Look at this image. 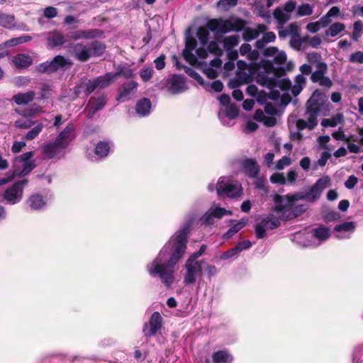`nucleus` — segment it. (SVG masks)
Listing matches in <instances>:
<instances>
[{"label":"nucleus","mask_w":363,"mask_h":363,"mask_svg":"<svg viewBox=\"0 0 363 363\" xmlns=\"http://www.w3.org/2000/svg\"><path fill=\"white\" fill-rule=\"evenodd\" d=\"M26 203L33 211H38L43 208L47 203V201L40 194H33L28 196Z\"/></svg>","instance_id":"nucleus-17"},{"label":"nucleus","mask_w":363,"mask_h":363,"mask_svg":"<svg viewBox=\"0 0 363 363\" xmlns=\"http://www.w3.org/2000/svg\"><path fill=\"white\" fill-rule=\"evenodd\" d=\"M115 79L112 72H106L104 75L99 76L95 79L99 89H104L111 85Z\"/></svg>","instance_id":"nucleus-32"},{"label":"nucleus","mask_w":363,"mask_h":363,"mask_svg":"<svg viewBox=\"0 0 363 363\" xmlns=\"http://www.w3.org/2000/svg\"><path fill=\"white\" fill-rule=\"evenodd\" d=\"M216 191L219 196L226 195L230 198H235L241 195L242 187L232 183H225L222 178H219L216 184Z\"/></svg>","instance_id":"nucleus-9"},{"label":"nucleus","mask_w":363,"mask_h":363,"mask_svg":"<svg viewBox=\"0 0 363 363\" xmlns=\"http://www.w3.org/2000/svg\"><path fill=\"white\" fill-rule=\"evenodd\" d=\"M239 255L238 250L235 247H233L230 248L228 250L225 251L223 252L220 257V259L226 260L229 258H231L234 256H237Z\"/></svg>","instance_id":"nucleus-58"},{"label":"nucleus","mask_w":363,"mask_h":363,"mask_svg":"<svg viewBox=\"0 0 363 363\" xmlns=\"http://www.w3.org/2000/svg\"><path fill=\"white\" fill-rule=\"evenodd\" d=\"M111 150L110 144L106 141H99L96 144L94 153L100 158H104L108 156Z\"/></svg>","instance_id":"nucleus-28"},{"label":"nucleus","mask_w":363,"mask_h":363,"mask_svg":"<svg viewBox=\"0 0 363 363\" xmlns=\"http://www.w3.org/2000/svg\"><path fill=\"white\" fill-rule=\"evenodd\" d=\"M245 21L240 18H237L234 21L230 19L211 18L207 22V26L210 30L223 34L231 30L241 31L245 28Z\"/></svg>","instance_id":"nucleus-2"},{"label":"nucleus","mask_w":363,"mask_h":363,"mask_svg":"<svg viewBox=\"0 0 363 363\" xmlns=\"http://www.w3.org/2000/svg\"><path fill=\"white\" fill-rule=\"evenodd\" d=\"M57 15V9L53 6H48L44 9V16L47 18H53Z\"/></svg>","instance_id":"nucleus-64"},{"label":"nucleus","mask_w":363,"mask_h":363,"mask_svg":"<svg viewBox=\"0 0 363 363\" xmlns=\"http://www.w3.org/2000/svg\"><path fill=\"white\" fill-rule=\"evenodd\" d=\"M354 229L355 225L352 221L344 222L334 227L335 232H353Z\"/></svg>","instance_id":"nucleus-40"},{"label":"nucleus","mask_w":363,"mask_h":363,"mask_svg":"<svg viewBox=\"0 0 363 363\" xmlns=\"http://www.w3.org/2000/svg\"><path fill=\"white\" fill-rule=\"evenodd\" d=\"M240 167L242 170L249 178H256L260 171L258 163L252 158L242 160L240 162Z\"/></svg>","instance_id":"nucleus-13"},{"label":"nucleus","mask_w":363,"mask_h":363,"mask_svg":"<svg viewBox=\"0 0 363 363\" xmlns=\"http://www.w3.org/2000/svg\"><path fill=\"white\" fill-rule=\"evenodd\" d=\"M239 114V108L238 107L234 104H231L226 106L225 108V116L230 119H234L238 117Z\"/></svg>","instance_id":"nucleus-46"},{"label":"nucleus","mask_w":363,"mask_h":363,"mask_svg":"<svg viewBox=\"0 0 363 363\" xmlns=\"http://www.w3.org/2000/svg\"><path fill=\"white\" fill-rule=\"evenodd\" d=\"M12 62L17 68L26 69L32 65L33 59L28 55L20 53L13 57Z\"/></svg>","instance_id":"nucleus-19"},{"label":"nucleus","mask_w":363,"mask_h":363,"mask_svg":"<svg viewBox=\"0 0 363 363\" xmlns=\"http://www.w3.org/2000/svg\"><path fill=\"white\" fill-rule=\"evenodd\" d=\"M28 182V180L27 179L14 182L10 187L4 191L3 194L4 199L11 205L18 203L23 197V187Z\"/></svg>","instance_id":"nucleus-5"},{"label":"nucleus","mask_w":363,"mask_h":363,"mask_svg":"<svg viewBox=\"0 0 363 363\" xmlns=\"http://www.w3.org/2000/svg\"><path fill=\"white\" fill-rule=\"evenodd\" d=\"M191 231V223H187L182 228L175 233L174 237L164 245L160 252L162 254L171 253V255L166 263H162L159 257H156L147 268L150 277L155 278L159 277L162 283L169 287L174 281V267L184 256L188 242V236Z\"/></svg>","instance_id":"nucleus-1"},{"label":"nucleus","mask_w":363,"mask_h":363,"mask_svg":"<svg viewBox=\"0 0 363 363\" xmlns=\"http://www.w3.org/2000/svg\"><path fill=\"white\" fill-rule=\"evenodd\" d=\"M266 228L263 225L262 222L257 224L255 226V235L257 239H262L266 237Z\"/></svg>","instance_id":"nucleus-59"},{"label":"nucleus","mask_w":363,"mask_h":363,"mask_svg":"<svg viewBox=\"0 0 363 363\" xmlns=\"http://www.w3.org/2000/svg\"><path fill=\"white\" fill-rule=\"evenodd\" d=\"M281 219L276 217L273 214H269L267 217L262 219L261 222L267 230H274L281 225Z\"/></svg>","instance_id":"nucleus-27"},{"label":"nucleus","mask_w":363,"mask_h":363,"mask_svg":"<svg viewBox=\"0 0 363 363\" xmlns=\"http://www.w3.org/2000/svg\"><path fill=\"white\" fill-rule=\"evenodd\" d=\"M34 98L33 91L27 93H19L13 96V99L18 105L27 104L32 101Z\"/></svg>","instance_id":"nucleus-33"},{"label":"nucleus","mask_w":363,"mask_h":363,"mask_svg":"<svg viewBox=\"0 0 363 363\" xmlns=\"http://www.w3.org/2000/svg\"><path fill=\"white\" fill-rule=\"evenodd\" d=\"M48 46L53 48L62 45L65 43V37L58 31L50 32L47 36Z\"/></svg>","instance_id":"nucleus-20"},{"label":"nucleus","mask_w":363,"mask_h":363,"mask_svg":"<svg viewBox=\"0 0 363 363\" xmlns=\"http://www.w3.org/2000/svg\"><path fill=\"white\" fill-rule=\"evenodd\" d=\"M43 124L39 123L34 126L27 134L24 136V139L26 140H32L35 138L43 128Z\"/></svg>","instance_id":"nucleus-42"},{"label":"nucleus","mask_w":363,"mask_h":363,"mask_svg":"<svg viewBox=\"0 0 363 363\" xmlns=\"http://www.w3.org/2000/svg\"><path fill=\"white\" fill-rule=\"evenodd\" d=\"M259 36V31H257L256 29L247 27L244 28V31L242 33V38L245 41H250L257 38Z\"/></svg>","instance_id":"nucleus-43"},{"label":"nucleus","mask_w":363,"mask_h":363,"mask_svg":"<svg viewBox=\"0 0 363 363\" xmlns=\"http://www.w3.org/2000/svg\"><path fill=\"white\" fill-rule=\"evenodd\" d=\"M89 48L91 55L99 57L104 53L106 47L104 43L99 40H94L89 44Z\"/></svg>","instance_id":"nucleus-30"},{"label":"nucleus","mask_w":363,"mask_h":363,"mask_svg":"<svg viewBox=\"0 0 363 363\" xmlns=\"http://www.w3.org/2000/svg\"><path fill=\"white\" fill-rule=\"evenodd\" d=\"M308 209L306 204H300L291 206L283 211H274V213H280V219L283 221H288L293 220L303 213H304Z\"/></svg>","instance_id":"nucleus-12"},{"label":"nucleus","mask_w":363,"mask_h":363,"mask_svg":"<svg viewBox=\"0 0 363 363\" xmlns=\"http://www.w3.org/2000/svg\"><path fill=\"white\" fill-rule=\"evenodd\" d=\"M212 360L213 363H230L233 357L228 352L220 350L213 353Z\"/></svg>","instance_id":"nucleus-29"},{"label":"nucleus","mask_w":363,"mask_h":363,"mask_svg":"<svg viewBox=\"0 0 363 363\" xmlns=\"http://www.w3.org/2000/svg\"><path fill=\"white\" fill-rule=\"evenodd\" d=\"M84 95L88 96L90 95L94 90L99 88L97 83L95 80H88L87 82L84 83Z\"/></svg>","instance_id":"nucleus-51"},{"label":"nucleus","mask_w":363,"mask_h":363,"mask_svg":"<svg viewBox=\"0 0 363 363\" xmlns=\"http://www.w3.org/2000/svg\"><path fill=\"white\" fill-rule=\"evenodd\" d=\"M342 118V115H337L332 118H324L321 121V125L324 127L334 128L337 125L340 120Z\"/></svg>","instance_id":"nucleus-49"},{"label":"nucleus","mask_w":363,"mask_h":363,"mask_svg":"<svg viewBox=\"0 0 363 363\" xmlns=\"http://www.w3.org/2000/svg\"><path fill=\"white\" fill-rule=\"evenodd\" d=\"M185 86L184 77L181 75L174 74L169 82V91L172 94H179L184 90Z\"/></svg>","instance_id":"nucleus-16"},{"label":"nucleus","mask_w":363,"mask_h":363,"mask_svg":"<svg viewBox=\"0 0 363 363\" xmlns=\"http://www.w3.org/2000/svg\"><path fill=\"white\" fill-rule=\"evenodd\" d=\"M248 222L247 218H242L237 221L233 226H231L222 236L223 240H228L232 238L235 233L244 228Z\"/></svg>","instance_id":"nucleus-23"},{"label":"nucleus","mask_w":363,"mask_h":363,"mask_svg":"<svg viewBox=\"0 0 363 363\" xmlns=\"http://www.w3.org/2000/svg\"><path fill=\"white\" fill-rule=\"evenodd\" d=\"M72 62L64 56L56 55L51 61L42 62L35 67V71L40 74H50L58 70H65Z\"/></svg>","instance_id":"nucleus-3"},{"label":"nucleus","mask_w":363,"mask_h":363,"mask_svg":"<svg viewBox=\"0 0 363 363\" xmlns=\"http://www.w3.org/2000/svg\"><path fill=\"white\" fill-rule=\"evenodd\" d=\"M199 222L202 225H212L213 223L214 218L210 210H208L200 218Z\"/></svg>","instance_id":"nucleus-56"},{"label":"nucleus","mask_w":363,"mask_h":363,"mask_svg":"<svg viewBox=\"0 0 363 363\" xmlns=\"http://www.w3.org/2000/svg\"><path fill=\"white\" fill-rule=\"evenodd\" d=\"M311 233L314 238L320 242L327 240L330 236L329 228L323 225H320L318 227L313 228Z\"/></svg>","instance_id":"nucleus-22"},{"label":"nucleus","mask_w":363,"mask_h":363,"mask_svg":"<svg viewBox=\"0 0 363 363\" xmlns=\"http://www.w3.org/2000/svg\"><path fill=\"white\" fill-rule=\"evenodd\" d=\"M274 18L277 21L278 23L281 26L287 22L290 18V15L284 13L280 7H277L273 12Z\"/></svg>","instance_id":"nucleus-38"},{"label":"nucleus","mask_w":363,"mask_h":363,"mask_svg":"<svg viewBox=\"0 0 363 363\" xmlns=\"http://www.w3.org/2000/svg\"><path fill=\"white\" fill-rule=\"evenodd\" d=\"M197 46V41L193 36H188L185 41L184 51L192 52Z\"/></svg>","instance_id":"nucleus-54"},{"label":"nucleus","mask_w":363,"mask_h":363,"mask_svg":"<svg viewBox=\"0 0 363 363\" xmlns=\"http://www.w3.org/2000/svg\"><path fill=\"white\" fill-rule=\"evenodd\" d=\"M209 28L207 24L206 26H201L197 30V37L200 40L201 44L204 46L208 43L209 38Z\"/></svg>","instance_id":"nucleus-35"},{"label":"nucleus","mask_w":363,"mask_h":363,"mask_svg":"<svg viewBox=\"0 0 363 363\" xmlns=\"http://www.w3.org/2000/svg\"><path fill=\"white\" fill-rule=\"evenodd\" d=\"M34 152L33 151H29L25 152L15 158L16 162L23 163L26 162H28L32 160L31 158L33 157Z\"/></svg>","instance_id":"nucleus-61"},{"label":"nucleus","mask_w":363,"mask_h":363,"mask_svg":"<svg viewBox=\"0 0 363 363\" xmlns=\"http://www.w3.org/2000/svg\"><path fill=\"white\" fill-rule=\"evenodd\" d=\"M313 13V7L308 4H303L298 7L297 15L298 16H311Z\"/></svg>","instance_id":"nucleus-47"},{"label":"nucleus","mask_w":363,"mask_h":363,"mask_svg":"<svg viewBox=\"0 0 363 363\" xmlns=\"http://www.w3.org/2000/svg\"><path fill=\"white\" fill-rule=\"evenodd\" d=\"M185 267L186 269V273L184 279V283L185 284H194L196 282L197 274L202 272L201 262H193L187 259Z\"/></svg>","instance_id":"nucleus-11"},{"label":"nucleus","mask_w":363,"mask_h":363,"mask_svg":"<svg viewBox=\"0 0 363 363\" xmlns=\"http://www.w3.org/2000/svg\"><path fill=\"white\" fill-rule=\"evenodd\" d=\"M113 74L115 79L121 76L123 77L125 79H131L135 76L132 69L123 66H118L117 72L113 73Z\"/></svg>","instance_id":"nucleus-34"},{"label":"nucleus","mask_w":363,"mask_h":363,"mask_svg":"<svg viewBox=\"0 0 363 363\" xmlns=\"http://www.w3.org/2000/svg\"><path fill=\"white\" fill-rule=\"evenodd\" d=\"M325 95L319 89H315L306 102V112L319 113L325 101Z\"/></svg>","instance_id":"nucleus-8"},{"label":"nucleus","mask_w":363,"mask_h":363,"mask_svg":"<svg viewBox=\"0 0 363 363\" xmlns=\"http://www.w3.org/2000/svg\"><path fill=\"white\" fill-rule=\"evenodd\" d=\"M323 218L324 222L328 223L338 220L340 218V215L335 211H323Z\"/></svg>","instance_id":"nucleus-44"},{"label":"nucleus","mask_w":363,"mask_h":363,"mask_svg":"<svg viewBox=\"0 0 363 363\" xmlns=\"http://www.w3.org/2000/svg\"><path fill=\"white\" fill-rule=\"evenodd\" d=\"M317 69L312 72L311 79L313 82H319L328 71V66L325 62H321L317 64Z\"/></svg>","instance_id":"nucleus-26"},{"label":"nucleus","mask_w":363,"mask_h":363,"mask_svg":"<svg viewBox=\"0 0 363 363\" xmlns=\"http://www.w3.org/2000/svg\"><path fill=\"white\" fill-rule=\"evenodd\" d=\"M74 131V126L73 124L69 123L66 128L61 131L55 138V141L60 145V146L65 149L69 143V135Z\"/></svg>","instance_id":"nucleus-18"},{"label":"nucleus","mask_w":363,"mask_h":363,"mask_svg":"<svg viewBox=\"0 0 363 363\" xmlns=\"http://www.w3.org/2000/svg\"><path fill=\"white\" fill-rule=\"evenodd\" d=\"M307 196L305 192H298L295 194H288L284 196L276 194L273 196L274 206L272 208V211H283L286 208L294 206L299 200L306 201Z\"/></svg>","instance_id":"nucleus-4"},{"label":"nucleus","mask_w":363,"mask_h":363,"mask_svg":"<svg viewBox=\"0 0 363 363\" xmlns=\"http://www.w3.org/2000/svg\"><path fill=\"white\" fill-rule=\"evenodd\" d=\"M162 317L157 311L154 312L148 322L145 323L143 327V333L147 339L155 336L159 330L162 328Z\"/></svg>","instance_id":"nucleus-6"},{"label":"nucleus","mask_w":363,"mask_h":363,"mask_svg":"<svg viewBox=\"0 0 363 363\" xmlns=\"http://www.w3.org/2000/svg\"><path fill=\"white\" fill-rule=\"evenodd\" d=\"M277 86L283 91L289 90L291 87V82L288 78L281 79L277 82Z\"/></svg>","instance_id":"nucleus-63"},{"label":"nucleus","mask_w":363,"mask_h":363,"mask_svg":"<svg viewBox=\"0 0 363 363\" xmlns=\"http://www.w3.org/2000/svg\"><path fill=\"white\" fill-rule=\"evenodd\" d=\"M153 69L151 67L142 69L140 72V77L144 82L149 81L152 77Z\"/></svg>","instance_id":"nucleus-57"},{"label":"nucleus","mask_w":363,"mask_h":363,"mask_svg":"<svg viewBox=\"0 0 363 363\" xmlns=\"http://www.w3.org/2000/svg\"><path fill=\"white\" fill-rule=\"evenodd\" d=\"M62 150L64 149L60 145L54 141L53 143H48L44 145L43 153L48 159H52L60 154Z\"/></svg>","instance_id":"nucleus-21"},{"label":"nucleus","mask_w":363,"mask_h":363,"mask_svg":"<svg viewBox=\"0 0 363 363\" xmlns=\"http://www.w3.org/2000/svg\"><path fill=\"white\" fill-rule=\"evenodd\" d=\"M239 43V37L238 35H231L223 39V47L228 51Z\"/></svg>","instance_id":"nucleus-39"},{"label":"nucleus","mask_w":363,"mask_h":363,"mask_svg":"<svg viewBox=\"0 0 363 363\" xmlns=\"http://www.w3.org/2000/svg\"><path fill=\"white\" fill-rule=\"evenodd\" d=\"M291 164V159L287 156H284L279 160L276 164V168L279 170L283 169L286 166Z\"/></svg>","instance_id":"nucleus-62"},{"label":"nucleus","mask_w":363,"mask_h":363,"mask_svg":"<svg viewBox=\"0 0 363 363\" xmlns=\"http://www.w3.org/2000/svg\"><path fill=\"white\" fill-rule=\"evenodd\" d=\"M99 32L98 29H90V30H79L71 31L67 33V37L71 40H77L79 39H89L96 36V34Z\"/></svg>","instance_id":"nucleus-15"},{"label":"nucleus","mask_w":363,"mask_h":363,"mask_svg":"<svg viewBox=\"0 0 363 363\" xmlns=\"http://www.w3.org/2000/svg\"><path fill=\"white\" fill-rule=\"evenodd\" d=\"M349 61L352 63L363 64V52L362 51H357L350 55Z\"/></svg>","instance_id":"nucleus-60"},{"label":"nucleus","mask_w":363,"mask_h":363,"mask_svg":"<svg viewBox=\"0 0 363 363\" xmlns=\"http://www.w3.org/2000/svg\"><path fill=\"white\" fill-rule=\"evenodd\" d=\"M330 179L328 176L323 177L318 179L310 189L305 191L306 201L313 203L318 200L323 192V191L330 185Z\"/></svg>","instance_id":"nucleus-7"},{"label":"nucleus","mask_w":363,"mask_h":363,"mask_svg":"<svg viewBox=\"0 0 363 363\" xmlns=\"http://www.w3.org/2000/svg\"><path fill=\"white\" fill-rule=\"evenodd\" d=\"M0 26L8 29L15 28L16 22L14 15L0 12Z\"/></svg>","instance_id":"nucleus-31"},{"label":"nucleus","mask_w":363,"mask_h":363,"mask_svg":"<svg viewBox=\"0 0 363 363\" xmlns=\"http://www.w3.org/2000/svg\"><path fill=\"white\" fill-rule=\"evenodd\" d=\"M207 50L210 53L213 54L218 57H220L223 55V50L215 40H212L208 43Z\"/></svg>","instance_id":"nucleus-50"},{"label":"nucleus","mask_w":363,"mask_h":363,"mask_svg":"<svg viewBox=\"0 0 363 363\" xmlns=\"http://www.w3.org/2000/svg\"><path fill=\"white\" fill-rule=\"evenodd\" d=\"M345 26L342 23L336 22L330 25L329 28L325 31V35L335 37L338 35L340 32L344 30Z\"/></svg>","instance_id":"nucleus-37"},{"label":"nucleus","mask_w":363,"mask_h":363,"mask_svg":"<svg viewBox=\"0 0 363 363\" xmlns=\"http://www.w3.org/2000/svg\"><path fill=\"white\" fill-rule=\"evenodd\" d=\"M35 167V161L33 160L28 162H23L22 169L19 172H17L16 170L15 172L19 177H23L29 174L33 169H34Z\"/></svg>","instance_id":"nucleus-36"},{"label":"nucleus","mask_w":363,"mask_h":363,"mask_svg":"<svg viewBox=\"0 0 363 363\" xmlns=\"http://www.w3.org/2000/svg\"><path fill=\"white\" fill-rule=\"evenodd\" d=\"M151 106L152 104L150 100L147 98H143L136 103V113L141 116H147L150 113Z\"/></svg>","instance_id":"nucleus-24"},{"label":"nucleus","mask_w":363,"mask_h":363,"mask_svg":"<svg viewBox=\"0 0 363 363\" xmlns=\"http://www.w3.org/2000/svg\"><path fill=\"white\" fill-rule=\"evenodd\" d=\"M185 72L194 80H196L199 84H203L204 80L202 77L193 68L184 67Z\"/></svg>","instance_id":"nucleus-48"},{"label":"nucleus","mask_w":363,"mask_h":363,"mask_svg":"<svg viewBox=\"0 0 363 363\" xmlns=\"http://www.w3.org/2000/svg\"><path fill=\"white\" fill-rule=\"evenodd\" d=\"M236 75L242 84H247L252 81V76L245 72L237 71Z\"/></svg>","instance_id":"nucleus-52"},{"label":"nucleus","mask_w":363,"mask_h":363,"mask_svg":"<svg viewBox=\"0 0 363 363\" xmlns=\"http://www.w3.org/2000/svg\"><path fill=\"white\" fill-rule=\"evenodd\" d=\"M270 182L272 184H285L286 179L283 174L281 173H274L270 176Z\"/></svg>","instance_id":"nucleus-55"},{"label":"nucleus","mask_w":363,"mask_h":363,"mask_svg":"<svg viewBox=\"0 0 363 363\" xmlns=\"http://www.w3.org/2000/svg\"><path fill=\"white\" fill-rule=\"evenodd\" d=\"M213 216L214 218L220 219L223 218L225 215H232L231 211H228L224 208L216 207L215 208L209 209Z\"/></svg>","instance_id":"nucleus-45"},{"label":"nucleus","mask_w":363,"mask_h":363,"mask_svg":"<svg viewBox=\"0 0 363 363\" xmlns=\"http://www.w3.org/2000/svg\"><path fill=\"white\" fill-rule=\"evenodd\" d=\"M106 104L105 97L104 96L97 98H91L89 100V116H91L96 111L102 109Z\"/></svg>","instance_id":"nucleus-25"},{"label":"nucleus","mask_w":363,"mask_h":363,"mask_svg":"<svg viewBox=\"0 0 363 363\" xmlns=\"http://www.w3.org/2000/svg\"><path fill=\"white\" fill-rule=\"evenodd\" d=\"M138 86V84L135 81H130L122 84L118 88L116 100L118 102H124L130 100L136 93Z\"/></svg>","instance_id":"nucleus-10"},{"label":"nucleus","mask_w":363,"mask_h":363,"mask_svg":"<svg viewBox=\"0 0 363 363\" xmlns=\"http://www.w3.org/2000/svg\"><path fill=\"white\" fill-rule=\"evenodd\" d=\"M35 123L28 119H18L15 121L14 125L20 129H28L30 128Z\"/></svg>","instance_id":"nucleus-53"},{"label":"nucleus","mask_w":363,"mask_h":363,"mask_svg":"<svg viewBox=\"0 0 363 363\" xmlns=\"http://www.w3.org/2000/svg\"><path fill=\"white\" fill-rule=\"evenodd\" d=\"M73 52L74 57L83 62L88 61L91 56L89 46L83 43L75 44L73 46Z\"/></svg>","instance_id":"nucleus-14"},{"label":"nucleus","mask_w":363,"mask_h":363,"mask_svg":"<svg viewBox=\"0 0 363 363\" xmlns=\"http://www.w3.org/2000/svg\"><path fill=\"white\" fill-rule=\"evenodd\" d=\"M363 31V23L360 20L355 21L353 24V31L351 38L357 41L361 37Z\"/></svg>","instance_id":"nucleus-41"}]
</instances>
